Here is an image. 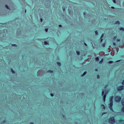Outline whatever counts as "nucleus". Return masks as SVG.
<instances>
[{"label":"nucleus","mask_w":124,"mask_h":124,"mask_svg":"<svg viewBox=\"0 0 124 124\" xmlns=\"http://www.w3.org/2000/svg\"><path fill=\"white\" fill-rule=\"evenodd\" d=\"M111 8L112 9H114L115 8L114 7H111Z\"/></svg>","instance_id":"a19ab883"},{"label":"nucleus","mask_w":124,"mask_h":124,"mask_svg":"<svg viewBox=\"0 0 124 124\" xmlns=\"http://www.w3.org/2000/svg\"><path fill=\"white\" fill-rule=\"evenodd\" d=\"M102 46L103 47H104L105 46V43H104L103 44H102Z\"/></svg>","instance_id":"b1692460"},{"label":"nucleus","mask_w":124,"mask_h":124,"mask_svg":"<svg viewBox=\"0 0 124 124\" xmlns=\"http://www.w3.org/2000/svg\"><path fill=\"white\" fill-rule=\"evenodd\" d=\"M84 44L86 46H87V45L85 43H84Z\"/></svg>","instance_id":"a18cd8bd"},{"label":"nucleus","mask_w":124,"mask_h":124,"mask_svg":"<svg viewBox=\"0 0 124 124\" xmlns=\"http://www.w3.org/2000/svg\"><path fill=\"white\" fill-rule=\"evenodd\" d=\"M51 96L52 97L54 96V94L53 93H51Z\"/></svg>","instance_id":"c85d7f7f"},{"label":"nucleus","mask_w":124,"mask_h":124,"mask_svg":"<svg viewBox=\"0 0 124 124\" xmlns=\"http://www.w3.org/2000/svg\"><path fill=\"white\" fill-rule=\"evenodd\" d=\"M103 39H101V42L102 41Z\"/></svg>","instance_id":"79ce46f5"},{"label":"nucleus","mask_w":124,"mask_h":124,"mask_svg":"<svg viewBox=\"0 0 124 124\" xmlns=\"http://www.w3.org/2000/svg\"><path fill=\"white\" fill-rule=\"evenodd\" d=\"M5 7L8 9H9V7H8V5H5Z\"/></svg>","instance_id":"aec40b11"},{"label":"nucleus","mask_w":124,"mask_h":124,"mask_svg":"<svg viewBox=\"0 0 124 124\" xmlns=\"http://www.w3.org/2000/svg\"><path fill=\"white\" fill-rule=\"evenodd\" d=\"M117 41L118 42H119L120 41V39H117Z\"/></svg>","instance_id":"7c9ffc66"},{"label":"nucleus","mask_w":124,"mask_h":124,"mask_svg":"<svg viewBox=\"0 0 124 124\" xmlns=\"http://www.w3.org/2000/svg\"><path fill=\"white\" fill-rule=\"evenodd\" d=\"M107 94V93H106L103 96V98H106Z\"/></svg>","instance_id":"9b49d317"},{"label":"nucleus","mask_w":124,"mask_h":124,"mask_svg":"<svg viewBox=\"0 0 124 124\" xmlns=\"http://www.w3.org/2000/svg\"><path fill=\"white\" fill-rule=\"evenodd\" d=\"M122 104L124 106V100H122L121 102Z\"/></svg>","instance_id":"4468645a"},{"label":"nucleus","mask_w":124,"mask_h":124,"mask_svg":"<svg viewBox=\"0 0 124 124\" xmlns=\"http://www.w3.org/2000/svg\"><path fill=\"white\" fill-rule=\"evenodd\" d=\"M107 86V85H106L105 86V89L106 87Z\"/></svg>","instance_id":"49530a36"},{"label":"nucleus","mask_w":124,"mask_h":124,"mask_svg":"<svg viewBox=\"0 0 124 124\" xmlns=\"http://www.w3.org/2000/svg\"><path fill=\"white\" fill-rule=\"evenodd\" d=\"M76 53H77V54L78 55H79L80 54V52H79V51H76Z\"/></svg>","instance_id":"a211bd4d"},{"label":"nucleus","mask_w":124,"mask_h":124,"mask_svg":"<svg viewBox=\"0 0 124 124\" xmlns=\"http://www.w3.org/2000/svg\"><path fill=\"white\" fill-rule=\"evenodd\" d=\"M6 122V121L5 120H4L3 122V123H5Z\"/></svg>","instance_id":"37998d69"},{"label":"nucleus","mask_w":124,"mask_h":124,"mask_svg":"<svg viewBox=\"0 0 124 124\" xmlns=\"http://www.w3.org/2000/svg\"><path fill=\"white\" fill-rule=\"evenodd\" d=\"M113 2L115 3H116V0H113Z\"/></svg>","instance_id":"c756f323"},{"label":"nucleus","mask_w":124,"mask_h":124,"mask_svg":"<svg viewBox=\"0 0 124 124\" xmlns=\"http://www.w3.org/2000/svg\"><path fill=\"white\" fill-rule=\"evenodd\" d=\"M122 111L123 112H124V107L122 108Z\"/></svg>","instance_id":"5701e85b"},{"label":"nucleus","mask_w":124,"mask_h":124,"mask_svg":"<svg viewBox=\"0 0 124 124\" xmlns=\"http://www.w3.org/2000/svg\"><path fill=\"white\" fill-rule=\"evenodd\" d=\"M113 96H111L110 98V102H113Z\"/></svg>","instance_id":"423d86ee"},{"label":"nucleus","mask_w":124,"mask_h":124,"mask_svg":"<svg viewBox=\"0 0 124 124\" xmlns=\"http://www.w3.org/2000/svg\"><path fill=\"white\" fill-rule=\"evenodd\" d=\"M44 44L45 45H47L48 44V43L47 42L45 41L44 42Z\"/></svg>","instance_id":"412c9836"},{"label":"nucleus","mask_w":124,"mask_h":124,"mask_svg":"<svg viewBox=\"0 0 124 124\" xmlns=\"http://www.w3.org/2000/svg\"><path fill=\"white\" fill-rule=\"evenodd\" d=\"M97 78H98V79L99 78H100L99 75H97Z\"/></svg>","instance_id":"bb28decb"},{"label":"nucleus","mask_w":124,"mask_h":124,"mask_svg":"<svg viewBox=\"0 0 124 124\" xmlns=\"http://www.w3.org/2000/svg\"><path fill=\"white\" fill-rule=\"evenodd\" d=\"M120 23V22H119V21H117L115 23V24H119Z\"/></svg>","instance_id":"1a4fd4ad"},{"label":"nucleus","mask_w":124,"mask_h":124,"mask_svg":"<svg viewBox=\"0 0 124 124\" xmlns=\"http://www.w3.org/2000/svg\"><path fill=\"white\" fill-rule=\"evenodd\" d=\"M11 71L14 74V73H15V71H14V70H13L12 69H11Z\"/></svg>","instance_id":"f3484780"},{"label":"nucleus","mask_w":124,"mask_h":124,"mask_svg":"<svg viewBox=\"0 0 124 124\" xmlns=\"http://www.w3.org/2000/svg\"><path fill=\"white\" fill-rule=\"evenodd\" d=\"M26 9H25V12L26 13Z\"/></svg>","instance_id":"8fccbe9b"},{"label":"nucleus","mask_w":124,"mask_h":124,"mask_svg":"<svg viewBox=\"0 0 124 124\" xmlns=\"http://www.w3.org/2000/svg\"><path fill=\"white\" fill-rule=\"evenodd\" d=\"M30 124H34V123L33 122H31L30 123Z\"/></svg>","instance_id":"c9c22d12"},{"label":"nucleus","mask_w":124,"mask_h":124,"mask_svg":"<svg viewBox=\"0 0 124 124\" xmlns=\"http://www.w3.org/2000/svg\"><path fill=\"white\" fill-rule=\"evenodd\" d=\"M124 89V86H121L117 87V90L118 91H121Z\"/></svg>","instance_id":"39448f33"},{"label":"nucleus","mask_w":124,"mask_h":124,"mask_svg":"<svg viewBox=\"0 0 124 124\" xmlns=\"http://www.w3.org/2000/svg\"><path fill=\"white\" fill-rule=\"evenodd\" d=\"M119 30H122L123 31H124V29L122 27H121L119 29Z\"/></svg>","instance_id":"f8f14e48"},{"label":"nucleus","mask_w":124,"mask_h":124,"mask_svg":"<svg viewBox=\"0 0 124 124\" xmlns=\"http://www.w3.org/2000/svg\"><path fill=\"white\" fill-rule=\"evenodd\" d=\"M84 15H85V13H84Z\"/></svg>","instance_id":"5fc2aeb1"},{"label":"nucleus","mask_w":124,"mask_h":124,"mask_svg":"<svg viewBox=\"0 0 124 124\" xmlns=\"http://www.w3.org/2000/svg\"><path fill=\"white\" fill-rule=\"evenodd\" d=\"M95 60L96 61H99V58L98 57H96L95 58Z\"/></svg>","instance_id":"2eb2a0df"},{"label":"nucleus","mask_w":124,"mask_h":124,"mask_svg":"<svg viewBox=\"0 0 124 124\" xmlns=\"http://www.w3.org/2000/svg\"><path fill=\"white\" fill-rule=\"evenodd\" d=\"M40 21L41 22H42V18H41L40 19Z\"/></svg>","instance_id":"ea45409f"},{"label":"nucleus","mask_w":124,"mask_h":124,"mask_svg":"<svg viewBox=\"0 0 124 124\" xmlns=\"http://www.w3.org/2000/svg\"><path fill=\"white\" fill-rule=\"evenodd\" d=\"M95 34L96 35H98V33L97 32V31H95Z\"/></svg>","instance_id":"dca6fc26"},{"label":"nucleus","mask_w":124,"mask_h":124,"mask_svg":"<svg viewBox=\"0 0 124 124\" xmlns=\"http://www.w3.org/2000/svg\"><path fill=\"white\" fill-rule=\"evenodd\" d=\"M103 61V59L102 58L101 59V60L99 62V63L100 64H101Z\"/></svg>","instance_id":"6e6552de"},{"label":"nucleus","mask_w":124,"mask_h":124,"mask_svg":"<svg viewBox=\"0 0 124 124\" xmlns=\"http://www.w3.org/2000/svg\"><path fill=\"white\" fill-rule=\"evenodd\" d=\"M110 54H111V55L112 56H114V54H112L111 53Z\"/></svg>","instance_id":"f704fd0d"},{"label":"nucleus","mask_w":124,"mask_h":124,"mask_svg":"<svg viewBox=\"0 0 124 124\" xmlns=\"http://www.w3.org/2000/svg\"><path fill=\"white\" fill-rule=\"evenodd\" d=\"M48 29L47 28L45 29V31L46 32H47L48 31Z\"/></svg>","instance_id":"a878e982"},{"label":"nucleus","mask_w":124,"mask_h":124,"mask_svg":"<svg viewBox=\"0 0 124 124\" xmlns=\"http://www.w3.org/2000/svg\"><path fill=\"white\" fill-rule=\"evenodd\" d=\"M122 121H123V122H124V120H122Z\"/></svg>","instance_id":"6e6d98bb"},{"label":"nucleus","mask_w":124,"mask_h":124,"mask_svg":"<svg viewBox=\"0 0 124 124\" xmlns=\"http://www.w3.org/2000/svg\"><path fill=\"white\" fill-rule=\"evenodd\" d=\"M63 116V117H64V116Z\"/></svg>","instance_id":"4d7b16f0"},{"label":"nucleus","mask_w":124,"mask_h":124,"mask_svg":"<svg viewBox=\"0 0 124 124\" xmlns=\"http://www.w3.org/2000/svg\"><path fill=\"white\" fill-rule=\"evenodd\" d=\"M122 84L123 85H124V80H123V82H122Z\"/></svg>","instance_id":"cd10ccee"},{"label":"nucleus","mask_w":124,"mask_h":124,"mask_svg":"<svg viewBox=\"0 0 124 124\" xmlns=\"http://www.w3.org/2000/svg\"><path fill=\"white\" fill-rule=\"evenodd\" d=\"M12 46L15 47H16L17 46V45L16 44H12Z\"/></svg>","instance_id":"393cba45"},{"label":"nucleus","mask_w":124,"mask_h":124,"mask_svg":"<svg viewBox=\"0 0 124 124\" xmlns=\"http://www.w3.org/2000/svg\"><path fill=\"white\" fill-rule=\"evenodd\" d=\"M81 94H82V95H83V93H81Z\"/></svg>","instance_id":"864d4df0"},{"label":"nucleus","mask_w":124,"mask_h":124,"mask_svg":"<svg viewBox=\"0 0 124 124\" xmlns=\"http://www.w3.org/2000/svg\"><path fill=\"white\" fill-rule=\"evenodd\" d=\"M103 108L104 109H105V107L104 106H103Z\"/></svg>","instance_id":"de8ad7c7"},{"label":"nucleus","mask_w":124,"mask_h":124,"mask_svg":"<svg viewBox=\"0 0 124 124\" xmlns=\"http://www.w3.org/2000/svg\"><path fill=\"white\" fill-rule=\"evenodd\" d=\"M53 71H52V70H49L48 71H47V72H50V73H52L53 72Z\"/></svg>","instance_id":"ddd939ff"},{"label":"nucleus","mask_w":124,"mask_h":124,"mask_svg":"<svg viewBox=\"0 0 124 124\" xmlns=\"http://www.w3.org/2000/svg\"><path fill=\"white\" fill-rule=\"evenodd\" d=\"M104 91H102V92L101 95L102 96L104 94Z\"/></svg>","instance_id":"4be33fe9"},{"label":"nucleus","mask_w":124,"mask_h":124,"mask_svg":"<svg viewBox=\"0 0 124 124\" xmlns=\"http://www.w3.org/2000/svg\"><path fill=\"white\" fill-rule=\"evenodd\" d=\"M64 10H65V9H64V8L63 9V10L64 11Z\"/></svg>","instance_id":"603ef678"},{"label":"nucleus","mask_w":124,"mask_h":124,"mask_svg":"<svg viewBox=\"0 0 124 124\" xmlns=\"http://www.w3.org/2000/svg\"><path fill=\"white\" fill-rule=\"evenodd\" d=\"M103 100L104 101H105V98H103Z\"/></svg>","instance_id":"c03bdc74"},{"label":"nucleus","mask_w":124,"mask_h":124,"mask_svg":"<svg viewBox=\"0 0 124 124\" xmlns=\"http://www.w3.org/2000/svg\"><path fill=\"white\" fill-rule=\"evenodd\" d=\"M121 97L116 96L115 98V101L116 102H119L121 100Z\"/></svg>","instance_id":"20e7f679"},{"label":"nucleus","mask_w":124,"mask_h":124,"mask_svg":"<svg viewBox=\"0 0 124 124\" xmlns=\"http://www.w3.org/2000/svg\"><path fill=\"white\" fill-rule=\"evenodd\" d=\"M106 113H106V112H103V114H102V115H103V114H106Z\"/></svg>","instance_id":"e433bc0d"},{"label":"nucleus","mask_w":124,"mask_h":124,"mask_svg":"<svg viewBox=\"0 0 124 124\" xmlns=\"http://www.w3.org/2000/svg\"><path fill=\"white\" fill-rule=\"evenodd\" d=\"M113 62L112 61H110L108 62V64H111Z\"/></svg>","instance_id":"6ab92c4d"},{"label":"nucleus","mask_w":124,"mask_h":124,"mask_svg":"<svg viewBox=\"0 0 124 124\" xmlns=\"http://www.w3.org/2000/svg\"><path fill=\"white\" fill-rule=\"evenodd\" d=\"M57 63L58 65L59 66H60L61 65V64L60 62H57Z\"/></svg>","instance_id":"9d476101"},{"label":"nucleus","mask_w":124,"mask_h":124,"mask_svg":"<svg viewBox=\"0 0 124 124\" xmlns=\"http://www.w3.org/2000/svg\"><path fill=\"white\" fill-rule=\"evenodd\" d=\"M108 122L110 123L114 124L115 122L114 117H110L108 120Z\"/></svg>","instance_id":"f03ea898"},{"label":"nucleus","mask_w":124,"mask_h":124,"mask_svg":"<svg viewBox=\"0 0 124 124\" xmlns=\"http://www.w3.org/2000/svg\"><path fill=\"white\" fill-rule=\"evenodd\" d=\"M59 26L60 27H62V25H59Z\"/></svg>","instance_id":"473e14b6"},{"label":"nucleus","mask_w":124,"mask_h":124,"mask_svg":"<svg viewBox=\"0 0 124 124\" xmlns=\"http://www.w3.org/2000/svg\"><path fill=\"white\" fill-rule=\"evenodd\" d=\"M95 71H98V70L97 69H95Z\"/></svg>","instance_id":"09e8293b"},{"label":"nucleus","mask_w":124,"mask_h":124,"mask_svg":"<svg viewBox=\"0 0 124 124\" xmlns=\"http://www.w3.org/2000/svg\"><path fill=\"white\" fill-rule=\"evenodd\" d=\"M104 106V105H103V104H102V105H101V106Z\"/></svg>","instance_id":"3c124183"},{"label":"nucleus","mask_w":124,"mask_h":124,"mask_svg":"<svg viewBox=\"0 0 124 124\" xmlns=\"http://www.w3.org/2000/svg\"><path fill=\"white\" fill-rule=\"evenodd\" d=\"M116 38V36H115L114 37L113 39L115 40Z\"/></svg>","instance_id":"2f4dec72"},{"label":"nucleus","mask_w":124,"mask_h":124,"mask_svg":"<svg viewBox=\"0 0 124 124\" xmlns=\"http://www.w3.org/2000/svg\"><path fill=\"white\" fill-rule=\"evenodd\" d=\"M121 61V60H118V61H116V62H119L120 61Z\"/></svg>","instance_id":"58836bf2"},{"label":"nucleus","mask_w":124,"mask_h":124,"mask_svg":"<svg viewBox=\"0 0 124 124\" xmlns=\"http://www.w3.org/2000/svg\"><path fill=\"white\" fill-rule=\"evenodd\" d=\"M113 45L114 46H116V44L115 43H113Z\"/></svg>","instance_id":"72a5a7b5"},{"label":"nucleus","mask_w":124,"mask_h":124,"mask_svg":"<svg viewBox=\"0 0 124 124\" xmlns=\"http://www.w3.org/2000/svg\"><path fill=\"white\" fill-rule=\"evenodd\" d=\"M103 34H102V35L101 36V38H102L103 36Z\"/></svg>","instance_id":"4c0bfd02"},{"label":"nucleus","mask_w":124,"mask_h":124,"mask_svg":"<svg viewBox=\"0 0 124 124\" xmlns=\"http://www.w3.org/2000/svg\"><path fill=\"white\" fill-rule=\"evenodd\" d=\"M87 72L86 71H85L84 73L81 75V77H83L85 75L86 73Z\"/></svg>","instance_id":"0eeeda50"},{"label":"nucleus","mask_w":124,"mask_h":124,"mask_svg":"<svg viewBox=\"0 0 124 124\" xmlns=\"http://www.w3.org/2000/svg\"><path fill=\"white\" fill-rule=\"evenodd\" d=\"M44 72L42 70H39L37 72V76H41L44 74Z\"/></svg>","instance_id":"f257e3e1"},{"label":"nucleus","mask_w":124,"mask_h":124,"mask_svg":"<svg viewBox=\"0 0 124 124\" xmlns=\"http://www.w3.org/2000/svg\"><path fill=\"white\" fill-rule=\"evenodd\" d=\"M110 102V103L109 105V108L113 112H114V111L112 108V106L113 105V102Z\"/></svg>","instance_id":"7ed1b4c3"}]
</instances>
